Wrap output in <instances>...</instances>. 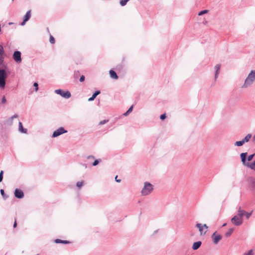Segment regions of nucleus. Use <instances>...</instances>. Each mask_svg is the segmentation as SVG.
<instances>
[{
    "mask_svg": "<svg viewBox=\"0 0 255 255\" xmlns=\"http://www.w3.org/2000/svg\"><path fill=\"white\" fill-rule=\"evenodd\" d=\"M247 152H243L240 154L241 161L244 165L253 170L255 168V159L252 163L247 161Z\"/></svg>",
    "mask_w": 255,
    "mask_h": 255,
    "instance_id": "1",
    "label": "nucleus"
},
{
    "mask_svg": "<svg viewBox=\"0 0 255 255\" xmlns=\"http://www.w3.org/2000/svg\"><path fill=\"white\" fill-rule=\"evenodd\" d=\"M153 190V185L149 182H145L141 191V194L142 196H146L150 194Z\"/></svg>",
    "mask_w": 255,
    "mask_h": 255,
    "instance_id": "2",
    "label": "nucleus"
},
{
    "mask_svg": "<svg viewBox=\"0 0 255 255\" xmlns=\"http://www.w3.org/2000/svg\"><path fill=\"white\" fill-rule=\"evenodd\" d=\"M255 80V70H252L245 79L243 87H247Z\"/></svg>",
    "mask_w": 255,
    "mask_h": 255,
    "instance_id": "3",
    "label": "nucleus"
},
{
    "mask_svg": "<svg viewBox=\"0 0 255 255\" xmlns=\"http://www.w3.org/2000/svg\"><path fill=\"white\" fill-rule=\"evenodd\" d=\"M54 92L60 95L62 97L68 99L71 97V93L68 90H63L61 89H58L55 90Z\"/></svg>",
    "mask_w": 255,
    "mask_h": 255,
    "instance_id": "4",
    "label": "nucleus"
},
{
    "mask_svg": "<svg viewBox=\"0 0 255 255\" xmlns=\"http://www.w3.org/2000/svg\"><path fill=\"white\" fill-rule=\"evenodd\" d=\"M232 223L236 226H239L243 224V220L242 218L239 216H234L231 220Z\"/></svg>",
    "mask_w": 255,
    "mask_h": 255,
    "instance_id": "5",
    "label": "nucleus"
},
{
    "mask_svg": "<svg viewBox=\"0 0 255 255\" xmlns=\"http://www.w3.org/2000/svg\"><path fill=\"white\" fill-rule=\"evenodd\" d=\"M12 58L16 63H21L22 61L21 52L18 50L14 51L12 55Z\"/></svg>",
    "mask_w": 255,
    "mask_h": 255,
    "instance_id": "6",
    "label": "nucleus"
},
{
    "mask_svg": "<svg viewBox=\"0 0 255 255\" xmlns=\"http://www.w3.org/2000/svg\"><path fill=\"white\" fill-rule=\"evenodd\" d=\"M67 132V130L65 129V128L63 127H60L57 129L55 130L52 134V137H56L62 134L65 133Z\"/></svg>",
    "mask_w": 255,
    "mask_h": 255,
    "instance_id": "7",
    "label": "nucleus"
},
{
    "mask_svg": "<svg viewBox=\"0 0 255 255\" xmlns=\"http://www.w3.org/2000/svg\"><path fill=\"white\" fill-rule=\"evenodd\" d=\"M31 16V10H28L24 16H23L22 21L20 23V25L23 26L25 24L26 22L28 21Z\"/></svg>",
    "mask_w": 255,
    "mask_h": 255,
    "instance_id": "8",
    "label": "nucleus"
},
{
    "mask_svg": "<svg viewBox=\"0 0 255 255\" xmlns=\"http://www.w3.org/2000/svg\"><path fill=\"white\" fill-rule=\"evenodd\" d=\"M248 186L250 190L253 191L255 189V178L249 177L247 179Z\"/></svg>",
    "mask_w": 255,
    "mask_h": 255,
    "instance_id": "9",
    "label": "nucleus"
},
{
    "mask_svg": "<svg viewBox=\"0 0 255 255\" xmlns=\"http://www.w3.org/2000/svg\"><path fill=\"white\" fill-rule=\"evenodd\" d=\"M115 70L119 73V74L124 75L126 73V70L123 64H120L117 65L115 68Z\"/></svg>",
    "mask_w": 255,
    "mask_h": 255,
    "instance_id": "10",
    "label": "nucleus"
},
{
    "mask_svg": "<svg viewBox=\"0 0 255 255\" xmlns=\"http://www.w3.org/2000/svg\"><path fill=\"white\" fill-rule=\"evenodd\" d=\"M5 51L3 47L0 44V65H3L4 60Z\"/></svg>",
    "mask_w": 255,
    "mask_h": 255,
    "instance_id": "11",
    "label": "nucleus"
},
{
    "mask_svg": "<svg viewBox=\"0 0 255 255\" xmlns=\"http://www.w3.org/2000/svg\"><path fill=\"white\" fill-rule=\"evenodd\" d=\"M14 194L15 197L18 199H21L24 197L23 192L19 189H15Z\"/></svg>",
    "mask_w": 255,
    "mask_h": 255,
    "instance_id": "12",
    "label": "nucleus"
},
{
    "mask_svg": "<svg viewBox=\"0 0 255 255\" xmlns=\"http://www.w3.org/2000/svg\"><path fill=\"white\" fill-rule=\"evenodd\" d=\"M222 237L220 235H216V232L214 233L212 235V238L214 244H217L221 240Z\"/></svg>",
    "mask_w": 255,
    "mask_h": 255,
    "instance_id": "13",
    "label": "nucleus"
},
{
    "mask_svg": "<svg viewBox=\"0 0 255 255\" xmlns=\"http://www.w3.org/2000/svg\"><path fill=\"white\" fill-rule=\"evenodd\" d=\"M9 74V72H6L5 69L0 68V78L6 80Z\"/></svg>",
    "mask_w": 255,
    "mask_h": 255,
    "instance_id": "14",
    "label": "nucleus"
},
{
    "mask_svg": "<svg viewBox=\"0 0 255 255\" xmlns=\"http://www.w3.org/2000/svg\"><path fill=\"white\" fill-rule=\"evenodd\" d=\"M109 74L110 77L113 79L117 80L119 78L117 72L114 69H111L109 71Z\"/></svg>",
    "mask_w": 255,
    "mask_h": 255,
    "instance_id": "15",
    "label": "nucleus"
},
{
    "mask_svg": "<svg viewBox=\"0 0 255 255\" xmlns=\"http://www.w3.org/2000/svg\"><path fill=\"white\" fill-rule=\"evenodd\" d=\"M221 68V65L220 64H216L215 66V80L216 81L217 78L218 77Z\"/></svg>",
    "mask_w": 255,
    "mask_h": 255,
    "instance_id": "16",
    "label": "nucleus"
},
{
    "mask_svg": "<svg viewBox=\"0 0 255 255\" xmlns=\"http://www.w3.org/2000/svg\"><path fill=\"white\" fill-rule=\"evenodd\" d=\"M101 93L100 90H96L92 94V96L88 99L89 102H91L94 101L97 96Z\"/></svg>",
    "mask_w": 255,
    "mask_h": 255,
    "instance_id": "17",
    "label": "nucleus"
},
{
    "mask_svg": "<svg viewBox=\"0 0 255 255\" xmlns=\"http://www.w3.org/2000/svg\"><path fill=\"white\" fill-rule=\"evenodd\" d=\"M201 244L202 243L201 241L195 242L193 243L192 248L193 250H197L200 247Z\"/></svg>",
    "mask_w": 255,
    "mask_h": 255,
    "instance_id": "18",
    "label": "nucleus"
},
{
    "mask_svg": "<svg viewBox=\"0 0 255 255\" xmlns=\"http://www.w3.org/2000/svg\"><path fill=\"white\" fill-rule=\"evenodd\" d=\"M245 213V211L242 209L241 207H239L238 210L237 216H239L241 218H242L243 216H244V214Z\"/></svg>",
    "mask_w": 255,
    "mask_h": 255,
    "instance_id": "19",
    "label": "nucleus"
},
{
    "mask_svg": "<svg viewBox=\"0 0 255 255\" xmlns=\"http://www.w3.org/2000/svg\"><path fill=\"white\" fill-rule=\"evenodd\" d=\"M6 84V80L0 78V89L1 90L4 89Z\"/></svg>",
    "mask_w": 255,
    "mask_h": 255,
    "instance_id": "20",
    "label": "nucleus"
},
{
    "mask_svg": "<svg viewBox=\"0 0 255 255\" xmlns=\"http://www.w3.org/2000/svg\"><path fill=\"white\" fill-rule=\"evenodd\" d=\"M17 117H18V116L16 114H15L14 115L12 116V117H11L10 118H9V119H8L6 120V124H7V125H11L12 124V120L14 118H17Z\"/></svg>",
    "mask_w": 255,
    "mask_h": 255,
    "instance_id": "21",
    "label": "nucleus"
},
{
    "mask_svg": "<svg viewBox=\"0 0 255 255\" xmlns=\"http://www.w3.org/2000/svg\"><path fill=\"white\" fill-rule=\"evenodd\" d=\"M55 243L56 244H67L70 243V242L68 241H66V240H62L57 239L55 240Z\"/></svg>",
    "mask_w": 255,
    "mask_h": 255,
    "instance_id": "22",
    "label": "nucleus"
},
{
    "mask_svg": "<svg viewBox=\"0 0 255 255\" xmlns=\"http://www.w3.org/2000/svg\"><path fill=\"white\" fill-rule=\"evenodd\" d=\"M18 126H19V130L22 132V133H26L27 129L26 128H23L22 123L21 122H19L18 123Z\"/></svg>",
    "mask_w": 255,
    "mask_h": 255,
    "instance_id": "23",
    "label": "nucleus"
},
{
    "mask_svg": "<svg viewBox=\"0 0 255 255\" xmlns=\"http://www.w3.org/2000/svg\"><path fill=\"white\" fill-rule=\"evenodd\" d=\"M252 134L250 133L248 134L243 139L244 143L248 142L252 137Z\"/></svg>",
    "mask_w": 255,
    "mask_h": 255,
    "instance_id": "24",
    "label": "nucleus"
},
{
    "mask_svg": "<svg viewBox=\"0 0 255 255\" xmlns=\"http://www.w3.org/2000/svg\"><path fill=\"white\" fill-rule=\"evenodd\" d=\"M196 226L199 229L200 234L202 235L203 232V226L201 224L197 223Z\"/></svg>",
    "mask_w": 255,
    "mask_h": 255,
    "instance_id": "25",
    "label": "nucleus"
},
{
    "mask_svg": "<svg viewBox=\"0 0 255 255\" xmlns=\"http://www.w3.org/2000/svg\"><path fill=\"white\" fill-rule=\"evenodd\" d=\"M129 0H120V4L122 6H125Z\"/></svg>",
    "mask_w": 255,
    "mask_h": 255,
    "instance_id": "26",
    "label": "nucleus"
},
{
    "mask_svg": "<svg viewBox=\"0 0 255 255\" xmlns=\"http://www.w3.org/2000/svg\"><path fill=\"white\" fill-rule=\"evenodd\" d=\"M234 231V229L232 228L230 229L225 234V236L226 237H230L231 234H232L233 232Z\"/></svg>",
    "mask_w": 255,
    "mask_h": 255,
    "instance_id": "27",
    "label": "nucleus"
},
{
    "mask_svg": "<svg viewBox=\"0 0 255 255\" xmlns=\"http://www.w3.org/2000/svg\"><path fill=\"white\" fill-rule=\"evenodd\" d=\"M244 142L243 141V139L240 141H237L235 143V145L237 146H241L244 144Z\"/></svg>",
    "mask_w": 255,
    "mask_h": 255,
    "instance_id": "28",
    "label": "nucleus"
},
{
    "mask_svg": "<svg viewBox=\"0 0 255 255\" xmlns=\"http://www.w3.org/2000/svg\"><path fill=\"white\" fill-rule=\"evenodd\" d=\"M208 11H209V10L207 9H204V10H201L199 12L198 15H199V16L203 15V14L208 13Z\"/></svg>",
    "mask_w": 255,
    "mask_h": 255,
    "instance_id": "29",
    "label": "nucleus"
},
{
    "mask_svg": "<svg viewBox=\"0 0 255 255\" xmlns=\"http://www.w3.org/2000/svg\"><path fill=\"white\" fill-rule=\"evenodd\" d=\"M252 212L253 211L251 212H247L245 211V213L244 214V216H246V218L248 219L250 218L251 216L252 215Z\"/></svg>",
    "mask_w": 255,
    "mask_h": 255,
    "instance_id": "30",
    "label": "nucleus"
},
{
    "mask_svg": "<svg viewBox=\"0 0 255 255\" xmlns=\"http://www.w3.org/2000/svg\"><path fill=\"white\" fill-rule=\"evenodd\" d=\"M49 42L51 43V44H54L55 43V38L52 36L51 35H50V37H49Z\"/></svg>",
    "mask_w": 255,
    "mask_h": 255,
    "instance_id": "31",
    "label": "nucleus"
},
{
    "mask_svg": "<svg viewBox=\"0 0 255 255\" xmlns=\"http://www.w3.org/2000/svg\"><path fill=\"white\" fill-rule=\"evenodd\" d=\"M235 104L234 100V99H230L228 103V107H230L231 106L234 105Z\"/></svg>",
    "mask_w": 255,
    "mask_h": 255,
    "instance_id": "32",
    "label": "nucleus"
},
{
    "mask_svg": "<svg viewBox=\"0 0 255 255\" xmlns=\"http://www.w3.org/2000/svg\"><path fill=\"white\" fill-rule=\"evenodd\" d=\"M255 155V154L254 153V154H252L249 155L247 157V161L248 162L251 161L253 159V158H254Z\"/></svg>",
    "mask_w": 255,
    "mask_h": 255,
    "instance_id": "33",
    "label": "nucleus"
},
{
    "mask_svg": "<svg viewBox=\"0 0 255 255\" xmlns=\"http://www.w3.org/2000/svg\"><path fill=\"white\" fill-rule=\"evenodd\" d=\"M84 184V181H79L76 183V186L78 188H80Z\"/></svg>",
    "mask_w": 255,
    "mask_h": 255,
    "instance_id": "34",
    "label": "nucleus"
},
{
    "mask_svg": "<svg viewBox=\"0 0 255 255\" xmlns=\"http://www.w3.org/2000/svg\"><path fill=\"white\" fill-rule=\"evenodd\" d=\"M244 255H254V251L253 250H250L248 253H245Z\"/></svg>",
    "mask_w": 255,
    "mask_h": 255,
    "instance_id": "35",
    "label": "nucleus"
},
{
    "mask_svg": "<svg viewBox=\"0 0 255 255\" xmlns=\"http://www.w3.org/2000/svg\"><path fill=\"white\" fill-rule=\"evenodd\" d=\"M101 159H96L95 160L94 162L92 163V165L93 166H96L97 165H98L100 162H101Z\"/></svg>",
    "mask_w": 255,
    "mask_h": 255,
    "instance_id": "36",
    "label": "nucleus"
},
{
    "mask_svg": "<svg viewBox=\"0 0 255 255\" xmlns=\"http://www.w3.org/2000/svg\"><path fill=\"white\" fill-rule=\"evenodd\" d=\"M35 91H37L38 90V84L37 82H34L33 84Z\"/></svg>",
    "mask_w": 255,
    "mask_h": 255,
    "instance_id": "37",
    "label": "nucleus"
},
{
    "mask_svg": "<svg viewBox=\"0 0 255 255\" xmlns=\"http://www.w3.org/2000/svg\"><path fill=\"white\" fill-rule=\"evenodd\" d=\"M108 122H109V120L108 119L104 120H103V121H101V122H100V123H99V125H103L107 123Z\"/></svg>",
    "mask_w": 255,
    "mask_h": 255,
    "instance_id": "38",
    "label": "nucleus"
},
{
    "mask_svg": "<svg viewBox=\"0 0 255 255\" xmlns=\"http://www.w3.org/2000/svg\"><path fill=\"white\" fill-rule=\"evenodd\" d=\"M85 77L84 75H82L80 76V78L79 79V81L80 82H83L85 81Z\"/></svg>",
    "mask_w": 255,
    "mask_h": 255,
    "instance_id": "39",
    "label": "nucleus"
},
{
    "mask_svg": "<svg viewBox=\"0 0 255 255\" xmlns=\"http://www.w3.org/2000/svg\"><path fill=\"white\" fill-rule=\"evenodd\" d=\"M3 171L1 170L0 172V182H1L2 181V179H3Z\"/></svg>",
    "mask_w": 255,
    "mask_h": 255,
    "instance_id": "40",
    "label": "nucleus"
},
{
    "mask_svg": "<svg viewBox=\"0 0 255 255\" xmlns=\"http://www.w3.org/2000/svg\"><path fill=\"white\" fill-rule=\"evenodd\" d=\"M166 118V114L165 113H164L163 114L161 115L160 117V119L161 120H164L165 118Z\"/></svg>",
    "mask_w": 255,
    "mask_h": 255,
    "instance_id": "41",
    "label": "nucleus"
},
{
    "mask_svg": "<svg viewBox=\"0 0 255 255\" xmlns=\"http://www.w3.org/2000/svg\"><path fill=\"white\" fill-rule=\"evenodd\" d=\"M134 105H132L126 112H132Z\"/></svg>",
    "mask_w": 255,
    "mask_h": 255,
    "instance_id": "42",
    "label": "nucleus"
},
{
    "mask_svg": "<svg viewBox=\"0 0 255 255\" xmlns=\"http://www.w3.org/2000/svg\"><path fill=\"white\" fill-rule=\"evenodd\" d=\"M6 101V98L4 96H3L1 99V103L4 104Z\"/></svg>",
    "mask_w": 255,
    "mask_h": 255,
    "instance_id": "43",
    "label": "nucleus"
},
{
    "mask_svg": "<svg viewBox=\"0 0 255 255\" xmlns=\"http://www.w3.org/2000/svg\"><path fill=\"white\" fill-rule=\"evenodd\" d=\"M0 193H1V195H2V196H4L5 194H4V190H3V189H1V190H0Z\"/></svg>",
    "mask_w": 255,
    "mask_h": 255,
    "instance_id": "44",
    "label": "nucleus"
},
{
    "mask_svg": "<svg viewBox=\"0 0 255 255\" xmlns=\"http://www.w3.org/2000/svg\"><path fill=\"white\" fill-rule=\"evenodd\" d=\"M115 180L117 182H120L121 181V179H118L117 175L115 177Z\"/></svg>",
    "mask_w": 255,
    "mask_h": 255,
    "instance_id": "45",
    "label": "nucleus"
},
{
    "mask_svg": "<svg viewBox=\"0 0 255 255\" xmlns=\"http://www.w3.org/2000/svg\"><path fill=\"white\" fill-rule=\"evenodd\" d=\"M129 113H124L123 116H124L125 117H127L129 115Z\"/></svg>",
    "mask_w": 255,
    "mask_h": 255,
    "instance_id": "46",
    "label": "nucleus"
},
{
    "mask_svg": "<svg viewBox=\"0 0 255 255\" xmlns=\"http://www.w3.org/2000/svg\"><path fill=\"white\" fill-rule=\"evenodd\" d=\"M87 158L88 159H90V158H93L94 159V156L93 155H89L87 157Z\"/></svg>",
    "mask_w": 255,
    "mask_h": 255,
    "instance_id": "47",
    "label": "nucleus"
},
{
    "mask_svg": "<svg viewBox=\"0 0 255 255\" xmlns=\"http://www.w3.org/2000/svg\"><path fill=\"white\" fill-rule=\"evenodd\" d=\"M252 141H253V142L255 143V134L253 137Z\"/></svg>",
    "mask_w": 255,
    "mask_h": 255,
    "instance_id": "48",
    "label": "nucleus"
},
{
    "mask_svg": "<svg viewBox=\"0 0 255 255\" xmlns=\"http://www.w3.org/2000/svg\"><path fill=\"white\" fill-rule=\"evenodd\" d=\"M17 224L16 221H15L14 224H13V227L15 228L16 227Z\"/></svg>",
    "mask_w": 255,
    "mask_h": 255,
    "instance_id": "49",
    "label": "nucleus"
},
{
    "mask_svg": "<svg viewBox=\"0 0 255 255\" xmlns=\"http://www.w3.org/2000/svg\"><path fill=\"white\" fill-rule=\"evenodd\" d=\"M203 226V227H205L206 229H207L208 228L206 224H204Z\"/></svg>",
    "mask_w": 255,
    "mask_h": 255,
    "instance_id": "50",
    "label": "nucleus"
},
{
    "mask_svg": "<svg viewBox=\"0 0 255 255\" xmlns=\"http://www.w3.org/2000/svg\"><path fill=\"white\" fill-rule=\"evenodd\" d=\"M79 71H75V75L76 74V73H79Z\"/></svg>",
    "mask_w": 255,
    "mask_h": 255,
    "instance_id": "51",
    "label": "nucleus"
},
{
    "mask_svg": "<svg viewBox=\"0 0 255 255\" xmlns=\"http://www.w3.org/2000/svg\"><path fill=\"white\" fill-rule=\"evenodd\" d=\"M226 224H227L226 223H224V224L223 225V227L225 226L226 225Z\"/></svg>",
    "mask_w": 255,
    "mask_h": 255,
    "instance_id": "52",
    "label": "nucleus"
},
{
    "mask_svg": "<svg viewBox=\"0 0 255 255\" xmlns=\"http://www.w3.org/2000/svg\"><path fill=\"white\" fill-rule=\"evenodd\" d=\"M84 166H85L86 168L87 167V165L86 164H83Z\"/></svg>",
    "mask_w": 255,
    "mask_h": 255,
    "instance_id": "53",
    "label": "nucleus"
},
{
    "mask_svg": "<svg viewBox=\"0 0 255 255\" xmlns=\"http://www.w3.org/2000/svg\"><path fill=\"white\" fill-rule=\"evenodd\" d=\"M4 68H5V69H6V68H7V66H6L4 65Z\"/></svg>",
    "mask_w": 255,
    "mask_h": 255,
    "instance_id": "54",
    "label": "nucleus"
},
{
    "mask_svg": "<svg viewBox=\"0 0 255 255\" xmlns=\"http://www.w3.org/2000/svg\"><path fill=\"white\" fill-rule=\"evenodd\" d=\"M47 31L49 32V28H48V27H47Z\"/></svg>",
    "mask_w": 255,
    "mask_h": 255,
    "instance_id": "55",
    "label": "nucleus"
},
{
    "mask_svg": "<svg viewBox=\"0 0 255 255\" xmlns=\"http://www.w3.org/2000/svg\"><path fill=\"white\" fill-rule=\"evenodd\" d=\"M157 230L155 231L154 232V233H157Z\"/></svg>",
    "mask_w": 255,
    "mask_h": 255,
    "instance_id": "56",
    "label": "nucleus"
},
{
    "mask_svg": "<svg viewBox=\"0 0 255 255\" xmlns=\"http://www.w3.org/2000/svg\"><path fill=\"white\" fill-rule=\"evenodd\" d=\"M206 232H207V231H205L204 233L205 234L206 233Z\"/></svg>",
    "mask_w": 255,
    "mask_h": 255,
    "instance_id": "57",
    "label": "nucleus"
},
{
    "mask_svg": "<svg viewBox=\"0 0 255 255\" xmlns=\"http://www.w3.org/2000/svg\"><path fill=\"white\" fill-rule=\"evenodd\" d=\"M11 1H14V0H11Z\"/></svg>",
    "mask_w": 255,
    "mask_h": 255,
    "instance_id": "58",
    "label": "nucleus"
}]
</instances>
